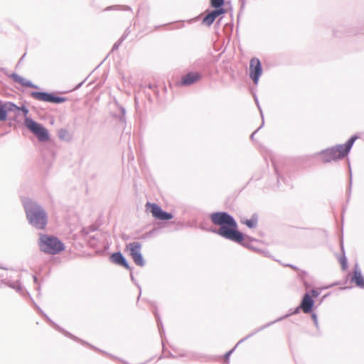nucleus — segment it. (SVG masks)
Instances as JSON below:
<instances>
[{
  "label": "nucleus",
  "mask_w": 364,
  "mask_h": 364,
  "mask_svg": "<svg viewBox=\"0 0 364 364\" xmlns=\"http://www.w3.org/2000/svg\"><path fill=\"white\" fill-rule=\"evenodd\" d=\"M349 186H350V187L351 186V181L350 182Z\"/></svg>",
  "instance_id": "nucleus-39"
},
{
  "label": "nucleus",
  "mask_w": 364,
  "mask_h": 364,
  "mask_svg": "<svg viewBox=\"0 0 364 364\" xmlns=\"http://www.w3.org/2000/svg\"><path fill=\"white\" fill-rule=\"evenodd\" d=\"M356 139V136H352L344 144H338L321 151L323 161L328 163L344 158L350 152Z\"/></svg>",
  "instance_id": "nucleus-3"
},
{
  "label": "nucleus",
  "mask_w": 364,
  "mask_h": 364,
  "mask_svg": "<svg viewBox=\"0 0 364 364\" xmlns=\"http://www.w3.org/2000/svg\"><path fill=\"white\" fill-rule=\"evenodd\" d=\"M24 56H25V54L21 58V59L19 60V63H21V60H23Z\"/></svg>",
  "instance_id": "nucleus-37"
},
{
  "label": "nucleus",
  "mask_w": 364,
  "mask_h": 364,
  "mask_svg": "<svg viewBox=\"0 0 364 364\" xmlns=\"http://www.w3.org/2000/svg\"><path fill=\"white\" fill-rule=\"evenodd\" d=\"M202 78V75L198 72H190L183 75L181 78L183 85L189 86L199 81Z\"/></svg>",
  "instance_id": "nucleus-11"
},
{
  "label": "nucleus",
  "mask_w": 364,
  "mask_h": 364,
  "mask_svg": "<svg viewBox=\"0 0 364 364\" xmlns=\"http://www.w3.org/2000/svg\"><path fill=\"white\" fill-rule=\"evenodd\" d=\"M109 259H110V261L115 264L122 266L124 268H126L127 269H131L126 258L123 256V255L120 252L113 253L110 256Z\"/></svg>",
  "instance_id": "nucleus-12"
},
{
  "label": "nucleus",
  "mask_w": 364,
  "mask_h": 364,
  "mask_svg": "<svg viewBox=\"0 0 364 364\" xmlns=\"http://www.w3.org/2000/svg\"><path fill=\"white\" fill-rule=\"evenodd\" d=\"M351 281L354 282L358 287L362 289L364 288V277H363L357 264L355 266L354 276L352 277Z\"/></svg>",
  "instance_id": "nucleus-16"
},
{
  "label": "nucleus",
  "mask_w": 364,
  "mask_h": 364,
  "mask_svg": "<svg viewBox=\"0 0 364 364\" xmlns=\"http://www.w3.org/2000/svg\"><path fill=\"white\" fill-rule=\"evenodd\" d=\"M125 38H126V36L123 35L120 38V39L114 44L113 47H112V50L118 49L119 45L122 43V41L125 39Z\"/></svg>",
  "instance_id": "nucleus-25"
},
{
  "label": "nucleus",
  "mask_w": 364,
  "mask_h": 364,
  "mask_svg": "<svg viewBox=\"0 0 364 364\" xmlns=\"http://www.w3.org/2000/svg\"><path fill=\"white\" fill-rule=\"evenodd\" d=\"M120 109H121V112H122V114L124 115V114H125V109H124V107H122L120 108Z\"/></svg>",
  "instance_id": "nucleus-35"
},
{
  "label": "nucleus",
  "mask_w": 364,
  "mask_h": 364,
  "mask_svg": "<svg viewBox=\"0 0 364 364\" xmlns=\"http://www.w3.org/2000/svg\"><path fill=\"white\" fill-rule=\"evenodd\" d=\"M311 317H312V319L314 322V324L316 326H318V318H317V316L314 313L312 314L311 315Z\"/></svg>",
  "instance_id": "nucleus-28"
},
{
  "label": "nucleus",
  "mask_w": 364,
  "mask_h": 364,
  "mask_svg": "<svg viewBox=\"0 0 364 364\" xmlns=\"http://www.w3.org/2000/svg\"><path fill=\"white\" fill-rule=\"evenodd\" d=\"M207 64V62L205 58H200L197 60H196L193 64L192 68H204Z\"/></svg>",
  "instance_id": "nucleus-20"
},
{
  "label": "nucleus",
  "mask_w": 364,
  "mask_h": 364,
  "mask_svg": "<svg viewBox=\"0 0 364 364\" xmlns=\"http://www.w3.org/2000/svg\"><path fill=\"white\" fill-rule=\"evenodd\" d=\"M10 77L16 82L19 83L22 86L26 87H32V88H38L37 85L33 84L31 81L25 79L24 77H21V75H18L17 73H12L10 75Z\"/></svg>",
  "instance_id": "nucleus-15"
},
{
  "label": "nucleus",
  "mask_w": 364,
  "mask_h": 364,
  "mask_svg": "<svg viewBox=\"0 0 364 364\" xmlns=\"http://www.w3.org/2000/svg\"><path fill=\"white\" fill-rule=\"evenodd\" d=\"M20 110L22 111L24 116H26L28 113V109L25 106L20 107Z\"/></svg>",
  "instance_id": "nucleus-27"
},
{
  "label": "nucleus",
  "mask_w": 364,
  "mask_h": 364,
  "mask_svg": "<svg viewBox=\"0 0 364 364\" xmlns=\"http://www.w3.org/2000/svg\"><path fill=\"white\" fill-rule=\"evenodd\" d=\"M45 317L47 318L48 321H49L52 324L53 326H54V328L61 332H63L66 336H68L70 338H72L73 339H77L74 336H73L72 334H70V333L61 329L56 323H55L53 321H50L49 319V318L46 315L44 314Z\"/></svg>",
  "instance_id": "nucleus-21"
},
{
  "label": "nucleus",
  "mask_w": 364,
  "mask_h": 364,
  "mask_svg": "<svg viewBox=\"0 0 364 364\" xmlns=\"http://www.w3.org/2000/svg\"><path fill=\"white\" fill-rule=\"evenodd\" d=\"M62 132H66V131H65V130H61V131L60 132V138H62V137H63V136H64V134H61V133H62Z\"/></svg>",
  "instance_id": "nucleus-33"
},
{
  "label": "nucleus",
  "mask_w": 364,
  "mask_h": 364,
  "mask_svg": "<svg viewBox=\"0 0 364 364\" xmlns=\"http://www.w3.org/2000/svg\"><path fill=\"white\" fill-rule=\"evenodd\" d=\"M14 274H16V277L13 275H10L9 277H6L1 279V282L11 289H15L17 292L21 293L22 291V286L19 282V275L16 272H14Z\"/></svg>",
  "instance_id": "nucleus-10"
},
{
  "label": "nucleus",
  "mask_w": 364,
  "mask_h": 364,
  "mask_svg": "<svg viewBox=\"0 0 364 364\" xmlns=\"http://www.w3.org/2000/svg\"><path fill=\"white\" fill-rule=\"evenodd\" d=\"M154 315L157 319V322H158V326H159V325L161 324V320L160 318H159V315L156 312H154Z\"/></svg>",
  "instance_id": "nucleus-31"
},
{
  "label": "nucleus",
  "mask_w": 364,
  "mask_h": 364,
  "mask_svg": "<svg viewBox=\"0 0 364 364\" xmlns=\"http://www.w3.org/2000/svg\"><path fill=\"white\" fill-rule=\"evenodd\" d=\"M258 222L257 215L256 214L252 215L250 219L242 221V223L245 224L250 228H256Z\"/></svg>",
  "instance_id": "nucleus-19"
},
{
  "label": "nucleus",
  "mask_w": 364,
  "mask_h": 364,
  "mask_svg": "<svg viewBox=\"0 0 364 364\" xmlns=\"http://www.w3.org/2000/svg\"><path fill=\"white\" fill-rule=\"evenodd\" d=\"M289 316V314H287V315H285L284 317H281V318H278V319H277V320H275V321H272V322L268 323L267 324H266V325H264V326H263L260 327L259 328H258V329L255 330L253 333H250V334L247 335L246 337H245L244 338L241 339V340H240V341L237 343L236 346H237V345H239L240 343H242L244 341H245V340H247V338H250L252 336H253V335H254V334H255L256 333H257V332L260 331L261 330H262V329H264V328H267V327L269 326H270V325H272V323H275V322H277V321H280V320L283 319L284 318H286V317H287V316Z\"/></svg>",
  "instance_id": "nucleus-17"
},
{
  "label": "nucleus",
  "mask_w": 364,
  "mask_h": 364,
  "mask_svg": "<svg viewBox=\"0 0 364 364\" xmlns=\"http://www.w3.org/2000/svg\"><path fill=\"white\" fill-rule=\"evenodd\" d=\"M314 301L309 294L306 293L304 295L300 304L301 309L305 313H310L314 306Z\"/></svg>",
  "instance_id": "nucleus-13"
},
{
  "label": "nucleus",
  "mask_w": 364,
  "mask_h": 364,
  "mask_svg": "<svg viewBox=\"0 0 364 364\" xmlns=\"http://www.w3.org/2000/svg\"><path fill=\"white\" fill-rule=\"evenodd\" d=\"M224 4V0H211V6L216 9H222L221 6Z\"/></svg>",
  "instance_id": "nucleus-22"
},
{
  "label": "nucleus",
  "mask_w": 364,
  "mask_h": 364,
  "mask_svg": "<svg viewBox=\"0 0 364 364\" xmlns=\"http://www.w3.org/2000/svg\"><path fill=\"white\" fill-rule=\"evenodd\" d=\"M4 109L5 110L6 117L7 116L8 112H16L20 111V107L11 102H3Z\"/></svg>",
  "instance_id": "nucleus-18"
},
{
  "label": "nucleus",
  "mask_w": 364,
  "mask_h": 364,
  "mask_svg": "<svg viewBox=\"0 0 364 364\" xmlns=\"http://www.w3.org/2000/svg\"><path fill=\"white\" fill-rule=\"evenodd\" d=\"M262 73V65L259 59L252 58L250 60V77L253 80L254 83L257 85L259 78Z\"/></svg>",
  "instance_id": "nucleus-8"
},
{
  "label": "nucleus",
  "mask_w": 364,
  "mask_h": 364,
  "mask_svg": "<svg viewBox=\"0 0 364 364\" xmlns=\"http://www.w3.org/2000/svg\"><path fill=\"white\" fill-rule=\"evenodd\" d=\"M224 13H225L224 9L213 10L204 17V18L203 20V23L205 25L210 26V25L213 24L214 21L218 16H220V14H223Z\"/></svg>",
  "instance_id": "nucleus-14"
},
{
  "label": "nucleus",
  "mask_w": 364,
  "mask_h": 364,
  "mask_svg": "<svg viewBox=\"0 0 364 364\" xmlns=\"http://www.w3.org/2000/svg\"><path fill=\"white\" fill-rule=\"evenodd\" d=\"M62 132H66V131H65V130H61V131L60 132V138H62V137H63V136H64V134H61V133H62Z\"/></svg>",
  "instance_id": "nucleus-34"
},
{
  "label": "nucleus",
  "mask_w": 364,
  "mask_h": 364,
  "mask_svg": "<svg viewBox=\"0 0 364 364\" xmlns=\"http://www.w3.org/2000/svg\"><path fill=\"white\" fill-rule=\"evenodd\" d=\"M6 120L5 110L4 109L3 102L0 100V121Z\"/></svg>",
  "instance_id": "nucleus-24"
},
{
  "label": "nucleus",
  "mask_w": 364,
  "mask_h": 364,
  "mask_svg": "<svg viewBox=\"0 0 364 364\" xmlns=\"http://www.w3.org/2000/svg\"><path fill=\"white\" fill-rule=\"evenodd\" d=\"M146 206L151 207L150 212L156 219L168 220L173 218L171 213L163 210L162 208L156 203H147Z\"/></svg>",
  "instance_id": "nucleus-9"
},
{
  "label": "nucleus",
  "mask_w": 364,
  "mask_h": 364,
  "mask_svg": "<svg viewBox=\"0 0 364 364\" xmlns=\"http://www.w3.org/2000/svg\"><path fill=\"white\" fill-rule=\"evenodd\" d=\"M311 293H312V296L314 297H317L318 296V294H319V293L316 290H315V289H312L311 290Z\"/></svg>",
  "instance_id": "nucleus-30"
},
{
  "label": "nucleus",
  "mask_w": 364,
  "mask_h": 364,
  "mask_svg": "<svg viewBox=\"0 0 364 364\" xmlns=\"http://www.w3.org/2000/svg\"><path fill=\"white\" fill-rule=\"evenodd\" d=\"M256 103H257V107H258V108H259V112H260V114H261V116H262V123L261 126H260V127H259L256 131H255V132L251 134L250 138H251L252 139H253L255 138V133H256V132H257V131H258V130H259V129H260V128L264 125V118H263L262 111V109H261L260 107L259 106L258 100H257V99H256Z\"/></svg>",
  "instance_id": "nucleus-23"
},
{
  "label": "nucleus",
  "mask_w": 364,
  "mask_h": 364,
  "mask_svg": "<svg viewBox=\"0 0 364 364\" xmlns=\"http://www.w3.org/2000/svg\"><path fill=\"white\" fill-rule=\"evenodd\" d=\"M212 223L220 228L212 231L229 240L241 244L244 235L237 230V225L234 218L226 212H216L210 214Z\"/></svg>",
  "instance_id": "nucleus-1"
},
{
  "label": "nucleus",
  "mask_w": 364,
  "mask_h": 364,
  "mask_svg": "<svg viewBox=\"0 0 364 364\" xmlns=\"http://www.w3.org/2000/svg\"><path fill=\"white\" fill-rule=\"evenodd\" d=\"M340 262L341 264L342 268L346 269L347 268V259L345 255L341 257Z\"/></svg>",
  "instance_id": "nucleus-26"
},
{
  "label": "nucleus",
  "mask_w": 364,
  "mask_h": 364,
  "mask_svg": "<svg viewBox=\"0 0 364 364\" xmlns=\"http://www.w3.org/2000/svg\"><path fill=\"white\" fill-rule=\"evenodd\" d=\"M289 266L291 267V268L295 269V267H294L293 265H289Z\"/></svg>",
  "instance_id": "nucleus-38"
},
{
  "label": "nucleus",
  "mask_w": 364,
  "mask_h": 364,
  "mask_svg": "<svg viewBox=\"0 0 364 364\" xmlns=\"http://www.w3.org/2000/svg\"><path fill=\"white\" fill-rule=\"evenodd\" d=\"M38 246L42 252L56 255L65 249L64 244L56 237L40 234Z\"/></svg>",
  "instance_id": "nucleus-4"
},
{
  "label": "nucleus",
  "mask_w": 364,
  "mask_h": 364,
  "mask_svg": "<svg viewBox=\"0 0 364 364\" xmlns=\"http://www.w3.org/2000/svg\"><path fill=\"white\" fill-rule=\"evenodd\" d=\"M31 96L38 100L60 104L65 102L67 98L63 97L55 96L53 93L46 92H31Z\"/></svg>",
  "instance_id": "nucleus-7"
},
{
  "label": "nucleus",
  "mask_w": 364,
  "mask_h": 364,
  "mask_svg": "<svg viewBox=\"0 0 364 364\" xmlns=\"http://www.w3.org/2000/svg\"><path fill=\"white\" fill-rule=\"evenodd\" d=\"M301 309V307H300V305L295 309V310L294 311V312L292 314H298L299 312V310Z\"/></svg>",
  "instance_id": "nucleus-32"
},
{
  "label": "nucleus",
  "mask_w": 364,
  "mask_h": 364,
  "mask_svg": "<svg viewBox=\"0 0 364 364\" xmlns=\"http://www.w3.org/2000/svg\"><path fill=\"white\" fill-rule=\"evenodd\" d=\"M25 125L37 136L40 141L45 142L49 140L48 131L42 124L35 122L31 118L26 117L25 119Z\"/></svg>",
  "instance_id": "nucleus-5"
},
{
  "label": "nucleus",
  "mask_w": 364,
  "mask_h": 364,
  "mask_svg": "<svg viewBox=\"0 0 364 364\" xmlns=\"http://www.w3.org/2000/svg\"><path fill=\"white\" fill-rule=\"evenodd\" d=\"M235 348L232 349L231 350L228 351V353H226L225 355V360H227L229 357L230 356V355L232 354V353L233 352Z\"/></svg>",
  "instance_id": "nucleus-29"
},
{
  "label": "nucleus",
  "mask_w": 364,
  "mask_h": 364,
  "mask_svg": "<svg viewBox=\"0 0 364 364\" xmlns=\"http://www.w3.org/2000/svg\"><path fill=\"white\" fill-rule=\"evenodd\" d=\"M33 280H34L35 283H36L37 282V277L36 276H33Z\"/></svg>",
  "instance_id": "nucleus-36"
},
{
  "label": "nucleus",
  "mask_w": 364,
  "mask_h": 364,
  "mask_svg": "<svg viewBox=\"0 0 364 364\" xmlns=\"http://www.w3.org/2000/svg\"><path fill=\"white\" fill-rule=\"evenodd\" d=\"M23 205L29 224L38 230H43L48 223L47 213L43 208L30 198H25Z\"/></svg>",
  "instance_id": "nucleus-2"
},
{
  "label": "nucleus",
  "mask_w": 364,
  "mask_h": 364,
  "mask_svg": "<svg viewBox=\"0 0 364 364\" xmlns=\"http://www.w3.org/2000/svg\"><path fill=\"white\" fill-rule=\"evenodd\" d=\"M126 247L129 250L134 263L139 267H144L145 261L141 253V244L139 242H133L127 245Z\"/></svg>",
  "instance_id": "nucleus-6"
}]
</instances>
